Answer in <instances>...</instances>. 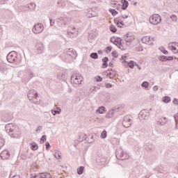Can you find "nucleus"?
Segmentation results:
<instances>
[{"mask_svg": "<svg viewBox=\"0 0 178 178\" xmlns=\"http://www.w3.org/2000/svg\"><path fill=\"white\" fill-rule=\"evenodd\" d=\"M6 131L9 134L11 138H19L20 133L19 132V127L13 123L7 124L5 127Z\"/></svg>", "mask_w": 178, "mask_h": 178, "instance_id": "nucleus-1", "label": "nucleus"}, {"mask_svg": "<svg viewBox=\"0 0 178 178\" xmlns=\"http://www.w3.org/2000/svg\"><path fill=\"white\" fill-rule=\"evenodd\" d=\"M8 62L10 63H15V65H20L22 63V58L17 54V52L10 51L6 56Z\"/></svg>", "mask_w": 178, "mask_h": 178, "instance_id": "nucleus-2", "label": "nucleus"}, {"mask_svg": "<svg viewBox=\"0 0 178 178\" xmlns=\"http://www.w3.org/2000/svg\"><path fill=\"white\" fill-rule=\"evenodd\" d=\"M65 54L64 56V60L67 63L73 61L74 58H77V53L73 48L66 49L65 50Z\"/></svg>", "mask_w": 178, "mask_h": 178, "instance_id": "nucleus-3", "label": "nucleus"}, {"mask_svg": "<svg viewBox=\"0 0 178 178\" xmlns=\"http://www.w3.org/2000/svg\"><path fill=\"white\" fill-rule=\"evenodd\" d=\"M28 99L31 102H33L35 105H38L39 102L38 100L40 99V97L38 96V92L35 91V90L32 89L28 92Z\"/></svg>", "mask_w": 178, "mask_h": 178, "instance_id": "nucleus-4", "label": "nucleus"}, {"mask_svg": "<svg viewBox=\"0 0 178 178\" xmlns=\"http://www.w3.org/2000/svg\"><path fill=\"white\" fill-rule=\"evenodd\" d=\"M115 156L117 159H120V161H126V159H129L130 158L129 154L124 153L122 149H118L116 150Z\"/></svg>", "mask_w": 178, "mask_h": 178, "instance_id": "nucleus-5", "label": "nucleus"}, {"mask_svg": "<svg viewBox=\"0 0 178 178\" xmlns=\"http://www.w3.org/2000/svg\"><path fill=\"white\" fill-rule=\"evenodd\" d=\"M70 80L72 84H76V86H79L81 84V82L83 81V77H81V75L80 74H75L71 76Z\"/></svg>", "mask_w": 178, "mask_h": 178, "instance_id": "nucleus-6", "label": "nucleus"}, {"mask_svg": "<svg viewBox=\"0 0 178 178\" xmlns=\"http://www.w3.org/2000/svg\"><path fill=\"white\" fill-rule=\"evenodd\" d=\"M124 41L126 42V44L127 47H130L131 45V43L133 41H134V34L131 32H129L126 34V35L124 36Z\"/></svg>", "mask_w": 178, "mask_h": 178, "instance_id": "nucleus-7", "label": "nucleus"}, {"mask_svg": "<svg viewBox=\"0 0 178 178\" xmlns=\"http://www.w3.org/2000/svg\"><path fill=\"white\" fill-rule=\"evenodd\" d=\"M161 22H162V18H161V16H159L158 14H154L149 17V23L154 26L159 24Z\"/></svg>", "mask_w": 178, "mask_h": 178, "instance_id": "nucleus-8", "label": "nucleus"}, {"mask_svg": "<svg viewBox=\"0 0 178 178\" xmlns=\"http://www.w3.org/2000/svg\"><path fill=\"white\" fill-rule=\"evenodd\" d=\"M32 31L34 34H41L44 31V25L41 23L35 24L32 29Z\"/></svg>", "mask_w": 178, "mask_h": 178, "instance_id": "nucleus-9", "label": "nucleus"}, {"mask_svg": "<svg viewBox=\"0 0 178 178\" xmlns=\"http://www.w3.org/2000/svg\"><path fill=\"white\" fill-rule=\"evenodd\" d=\"M87 17H98V9L95 7L87 10Z\"/></svg>", "mask_w": 178, "mask_h": 178, "instance_id": "nucleus-10", "label": "nucleus"}, {"mask_svg": "<svg viewBox=\"0 0 178 178\" xmlns=\"http://www.w3.org/2000/svg\"><path fill=\"white\" fill-rule=\"evenodd\" d=\"M67 22H69L67 15H63L57 19L58 25L60 26H66V24H67Z\"/></svg>", "mask_w": 178, "mask_h": 178, "instance_id": "nucleus-11", "label": "nucleus"}, {"mask_svg": "<svg viewBox=\"0 0 178 178\" xmlns=\"http://www.w3.org/2000/svg\"><path fill=\"white\" fill-rule=\"evenodd\" d=\"M67 33L70 38H74V37H77L78 31L74 27L69 26Z\"/></svg>", "mask_w": 178, "mask_h": 178, "instance_id": "nucleus-12", "label": "nucleus"}, {"mask_svg": "<svg viewBox=\"0 0 178 178\" xmlns=\"http://www.w3.org/2000/svg\"><path fill=\"white\" fill-rule=\"evenodd\" d=\"M140 120H148L149 119V111L148 110H142L139 113Z\"/></svg>", "mask_w": 178, "mask_h": 178, "instance_id": "nucleus-13", "label": "nucleus"}, {"mask_svg": "<svg viewBox=\"0 0 178 178\" xmlns=\"http://www.w3.org/2000/svg\"><path fill=\"white\" fill-rule=\"evenodd\" d=\"M132 123H133V120L130 118V116L126 115L124 118V120L122 121V125L124 126V127H125L126 129H129V127L131 126Z\"/></svg>", "mask_w": 178, "mask_h": 178, "instance_id": "nucleus-14", "label": "nucleus"}, {"mask_svg": "<svg viewBox=\"0 0 178 178\" xmlns=\"http://www.w3.org/2000/svg\"><path fill=\"white\" fill-rule=\"evenodd\" d=\"M144 148L147 152H154L155 151V145L152 143H147L144 145Z\"/></svg>", "mask_w": 178, "mask_h": 178, "instance_id": "nucleus-15", "label": "nucleus"}, {"mask_svg": "<svg viewBox=\"0 0 178 178\" xmlns=\"http://www.w3.org/2000/svg\"><path fill=\"white\" fill-rule=\"evenodd\" d=\"M86 140H87V135L85 134H80L78 139L74 140V146L76 147L79 143H83V141H86Z\"/></svg>", "mask_w": 178, "mask_h": 178, "instance_id": "nucleus-16", "label": "nucleus"}, {"mask_svg": "<svg viewBox=\"0 0 178 178\" xmlns=\"http://www.w3.org/2000/svg\"><path fill=\"white\" fill-rule=\"evenodd\" d=\"M0 156L1 159H9L10 158V153L9 152V150H4L0 154Z\"/></svg>", "mask_w": 178, "mask_h": 178, "instance_id": "nucleus-17", "label": "nucleus"}, {"mask_svg": "<svg viewBox=\"0 0 178 178\" xmlns=\"http://www.w3.org/2000/svg\"><path fill=\"white\" fill-rule=\"evenodd\" d=\"M169 48L172 49L174 54H178V43L172 42L169 44Z\"/></svg>", "mask_w": 178, "mask_h": 178, "instance_id": "nucleus-18", "label": "nucleus"}, {"mask_svg": "<svg viewBox=\"0 0 178 178\" xmlns=\"http://www.w3.org/2000/svg\"><path fill=\"white\" fill-rule=\"evenodd\" d=\"M57 79L60 81H65V79H66V72L65 71L58 72Z\"/></svg>", "mask_w": 178, "mask_h": 178, "instance_id": "nucleus-19", "label": "nucleus"}, {"mask_svg": "<svg viewBox=\"0 0 178 178\" xmlns=\"http://www.w3.org/2000/svg\"><path fill=\"white\" fill-rule=\"evenodd\" d=\"M44 47L42 43H38L35 45V50H36V52H38V54H42V52L44 51Z\"/></svg>", "mask_w": 178, "mask_h": 178, "instance_id": "nucleus-20", "label": "nucleus"}, {"mask_svg": "<svg viewBox=\"0 0 178 178\" xmlns=\"http://www.w3.org/2000/svg\"><path fill=\"white\" fill-rule=\"evenodd\" d=\"M158 59L161 62H168V60H173V56H159Z\"/></svg>", "mask_w": 178, "mask_h": 178, "instance_id": "nucleus-21", "label": "nucleus"}, {"mask_svg": "<svg viewBox=\"0 0 178 178\" xmlns=\"http://www.w3.org/2000/svg\"><path fill=\"white\" fill-rule=\"evenodd\" d=\"M0 73H3V74L8 73V67H6V65L3 63H0Z\"/></svg>", "mask_w": 178, "mask_h": 178, "instance_id": "nucleus-22", "label": "nucleus"}, {"mask_svg": "<svg viewBox=\"0 0 178 178\" xmlns=\"http://www.w3.org/2000/svg\"><path fill=\"white\" fill-rule=\"evenodd\" d=\"M124 58L126 56H122V63H124V66H127V65L131 67V69H134V63L133 61H130L129 63H127L126 60H124Z\"/></svg>", "mask_w": 178, "mask_h": 178, "instance_id": "nucleus-23", "label": "nucleus"}, {"mask_svg": "<svg viewBox=\"0 0 178 178\" xmlns=\"http://www.w3.org/2000/svg\"><path fill=\"white\" fill-rule=\"evenodd\" d=\"M26 5L28 8V12H33V10H35L36 5L34 3V2H31Z\"/></svg>", "mask_w": 178, "mask_h": 178, "instance_id": "nucleus-24", "label": "nucleus"}, {"mask_svg": "<svg viewBox=\"0 0 178 178\" xmlns=\"http://www.w3.org/2000/svg\"><path fill=\"white\" fill-rule=\"evenodd\" d=\"M142 42L143 44H147L149 45H151L152 42H151V37L149 36H145L142 38Z\"/></svg>", "mask_w": 178, "mask_h": 178, "instance_id": "nucleus-25", "label": "nucleus"}, {"mask_svg": "<svg viewBox=\"0 0 178 178\" xmlns=\"http://www.w3.org/2000/svg\"><path fill=\"white\" fill-rule=\"evenodd\" d=\"M167 122H168V120L166 118L163 117L161 118L160 121L157 122V124L159 126H165V124H166Z\"/></svg>", "mask_w": 178, "mask_h": 178, "instance_id": "nucleus-26", "label": "nucleus"}, {"mask_svg": "<svg viewBox=\"0 0 178 178\" xmlns=\"http://www.w3.org/2000/svg\"><path fill=\"white\" fill-rule=\"evenodd\" d=\"M122 42H123V40L118 38L117 39V40H115L113 43L115 44V45H117L120 49H123V48H122V47H123L122 45Z\"/></svg>", "mask_w": 178, "mask_h": 178, "instance_id": "nucleus-27", "label": "nucleus"}, {"mask_svg": "<svg viewBox=\"0 0 178 178\" xmlns=\"http://www.w3.org/2000/svg\"><path fill=\"white\" fill-rule=\"evenodd\" d=\"M121 2L122 3L121 8L122 10H126L127 9V7L129 6V1L127 0H121Z\"/></svg>", "mask_w": 178, "mask_h": 178, "instance_id": "nucleus-28", "label": "nucleus"}, {"mask_svg": "<svg viewBox=\"0 0 178 178\" xmlns=\"http://www.w3.org/2000/svg\"><path fill=\"white\" fill-rule=\"evenodd\" d=\"M12 119H13V117L12 116V115L6 114L3 116V120L4 122H10Z\"/></svg>", "mask_w": 178, "mask_h": 178, "instance_id": "nucleus-29", "label": "nucleus"}, {"mask_svg": "<svg viewBox=\"0 0 178 178\" xmlns=\"http://www.w3.org/2000/svg\"><path fill=\"white\" fill-rule=\"evenodd\" d=\"M54 156L56 158V159H61L62 153L59 150H55Z\"/></svg>", "mask_w": 178, "mask_h": 178, "instance_id": "nucleus-30", "label": "nucleus"}, {"mask_svg": "<svg viewBox=\"0 0 178 178\" xmlns=\"http://www.w3.org/2000/svg\"><path fill=\"white\" fill-rule=\"evenodd\" d=\"M115 115V109L113 108L111 110H110L106 114V118H113V115Z\"/></svg>", "mask_w": 178, "mask_h": 178, "instance_id": "nucleus-31", "label": "nucleus"}, {"mask_svg": "<svg viewBox=\"0 0 178 178\" xmlns=\"http://www.w3.org/2000/svg\"><path fill=\"white\" fill-rule=\"evenodd\" d=\"M19 12H24V13H27L29 12V8L27 7V5L25 6H21L19 7Z\"/></svg>", "mask_w": 178, "mask_h": 178, "instance_id": "nucleus-32", "label": "nucleus"}, {"mask_svg": "<svg viewBox=\"0 0 178 178\" xmlns=\"http://www.w3.org/2000/svg\"><path fill=\"white\" fill-rule=\"evenodd\" d=\"M114 22L115 23V24H117L118 27H122V26L124 25V22H123V21H122L121 19H119L118 18L115 19ZM121 24V26H120Z\"/></svg>", "mask_w": 178, "mask_h": 178, "instance_id": "nucleus-33", "label": "nucleus"}, {"mask_svg": "<svg viewBox=\"0 0 178 178\" xmlns=\"http://www.w3.org/2000/svg\"><path fill=\"white\" fill-rule=\"evenodd\" d=\"M57 5L58 8H65L66 6V1L65 0H59Z\"/></svg>", "mask_w": 178, "mask_h": 178, "instance_id": "nucleus-34", "label": "nucleus"}, {"mask_svg": "<svg viewBox=\"0 0 178 178\" xmlns=\"http://www.w3.org/2000/svg\"><path fill=\"white\" fill-rule=\"evenodd\" d=\"M108 60H109V58L108 57H104L102 58V62H103V67L104 69L108 67Z\"/></svg>", "mask_w": 178, "mask_h": 178, "instance_id": "nucleus-35", "label": "nucleus"}, {"mask_svg": "<svg viewBox=\"0 0 178 178\" xmlns=\"http://www.w3.org/2000/svg\"><path fill=\"white\" fill-rule=\"evenodd\" d=\"M97 161L98 163H101V165H105V163H106V159L105 157H99Z\"/></svg>", "mask_w": 178, "mask_h": 178, "instance_id": "nucleus-36", "label": "nucleus"}, {"mask_svg": "<svg viewBox=\"0 0 178 178\" xmlns=\"http://www.w3.org/2000/svg\"><path fill=\"white\" fill-rule=\"evenodd\" d=\"M87 142L89 144H92V143H94V135H92V134L88 135Z\"/></svg>", "mask_w": 178, "mask_h": 178, "instance_id": "nucleus-37", "label": "nucleus"}, {"mask_svg": "<svg viewBox=\"0 0 178 178\" xmlns=\"http://www.w3.org/2000/svg\"><path fill=\"white\" fill-rule=\"evenodd\" d=\"M40 178H51V174L47 172H42L40 174Z\"/></svg>", "mask_w": 178, "mask_h": 178, "instance_id": "nucleus-38", "label": "nucleus"}, {"mask_svg": "<svg viewBox=\"0 0 178 178\" xmlns=\"http://www.w3.org/2000/svg\"><path fill=\"white\" fill-rule=\"evenodd\" d=\"M31 148L33 149V151H37V149H38V145L35 143V142H33L31 144Z\"/></svg>", "mask_w": 178, "mask_h": 178, "instance_id": "nucleus-39", "label": "nucleus"}, {"mask_svg": "<svg viewBox=\"0 0 178 178\" xmlns=\"http://www.w3.org/2000/svg\"><path fill=\"white\" fill-rule=\"evenodd\" d=\"M60 108L57 107L56 110H52L51 111V113L55 115H59V113H60Z\"/></svg>", "mask_w": 178, "mask_h": 178, "instance_id": "nucleus-40", "label": "nucleus"}, {"mask_svg": "<svg viewBox=\"0 0 178 178\" xmlns=\"http://www.w3.org/2000/svg\"><path fill=\"white\" fill-rule=\"evenodd\" d=\"M107 77H109V79H113L116 76V72H106Z\"/></svg>", "mask_w": 178, "mask_h": 178, "instance_id": "nucleus-41", "label": "nucleus"}, {"mask_svg": "<svg viewBox=\"0 0 178 178\" xmlns=\"http://www.w3.org/2000/svg\"><path fill=\"white\" fill-rule=\"evenodd\" d=\"M163 102H165V104H169V102H170V97L168 96L163 97Z\"/></svg>", "mask_w": 178, "mask_h": 178, "instance_id": "nucleus-42", "label": "nucleus"}, {"mask_svg": "<svg viewBox=\"0 0 178 178\" xmlns=\"http://www.w3.org/2000/svg\"><path fill=\"white\" fill-rule=\"evenodd\" d=\"M83 172H84V166H81L77 169L78 175H83Z\"/></svg>", "mask_w": 178, "mask_h": 178, "instance_id": "nucleus-43", "label": "nucleus"}, {"mask_svg": "<svg viewBox=\"0 0 178 178\" xmlns=\"http://www.w3.org/2000/svg\"><path fill=\"white\" fill-rule=\"evenodd\" d=\"M90 56L92 59H98V54L97 53H91Z\"/></svg>", "mask_w": 178, "mask_h": 178, "instance_id": "nucleus-44", "label": "nucleus"}, {"mask_svg": "<svg viewBox=\"0 0 178 178\" xmlns=\"http://www.w3.org/2000/svg\"><path fill=\"white\" fill-rule=\"evenodd\" d=\"M109 12L110 13H111V15H113V16H116V15H118V11H116V10L115 9H109Z\"/></svg>", "mask_w": 178, "mask_h": 178, "instance_id": "nucleus-45", "label": "nucleus"}, {"mask_svg": "<svg viewBox=\"0 0 178 178\" xmlns=\"http://www.w3.org/2000/svg\"><path fill=\"white\" fill-rule=\"evenodd\" d=\"M141 86L144 88H148V87H149V83H148L147 81H144L143 83H142Z\"/></svg>", "mask_w": 178, "mask_h": 178, "instance_id": "nucleus-46", "label": "nucleus"}, {"mask_svg": "<svg viewBox=\"0 0 178 178\" xmlns=\"http://www.w3.org/2000/svg\"><path fill=\"white\" fill-rule=\"evenodd\" d=\"M159 49L163 54H164V55H168V52L163 47H159Z\"/></svg>", "mask_w": 178, "mask_h": 178, "instance_id": "nucleus-47", "label": "nucleus"}, {"mask_svg": "<svg viewBox=\"0 0 178 178\" xmlns=\"http://www.w3.org/2000/svg\"><path fill=\"white\" fill-rule=\"evenodd\" d=\"M5 145V140L0 137V149Z\"/></svg>", "mask_w": 178, "mask_h": 178, "instance_id": "nucleus-48", "label": "nucleus"}, {"mask_svg": "<svg viewBox=\"0 0 178 178\" xmlns=\"http://www.w3.org/2000/svg\"><path fill=\"white\" fill-rule=\"evenodd\" d=\"M95 80L97 83H101V81H102V78L101 77V76H97L95 77Z\"/></svg>", "mask_w": 178, "mask_h": 178, "instance_id": "nucleus-49", "label": "nucleus"}, {"mask_svg": "<svg viewBox=\"0 0 178 178\" xmlns=\"http://www.w3.org/2000/svg\"><path fill=\"white\" fill-rule=\"evenodd\" d=\"M110 30H111V33H116V31H118V29L113 25H111L110 26Z\"/></svg>", "mask_w": 178, "mask_h": 178, "instance_id": "nucleus-50", "label": "nucleus"}, {"mask_svg": "<svg viewBox=\"0 0 178 178\" xmlns=\"http://www.w3.org/2000/svg\"><path fill=\"white\" fill-rule=\"evenodd\" d=\"M97 112H99V113H104V112L105 111V107L102 106L99 108V109H97Z\"/></svg>", "mask_w": 178, "mask_h": 178, "instance_id": "nucleus-51", "label": "nucleus"}, {"mask_svg": "<svg viewBox=\"0 0 178 178\" xmlns=\"http://www.w3.org/2000/svg\"><path fill=\"white\" fill-rule=\"evenodd\" d=\"M135 50L136 51V52H141L143 51V47L141 46H138L135 48Z\"/></svg>", "mask_w": 178, "mask_h": 178, "instance_id": "nucleus-52", "label": "nucleus"}, {"mask_svg": "<svg viewBox=\"0 0 178 178\" xmlns=\"http://www.w3.org/2000/svg\"><path fill=\"white\" fill-rule=\"evenodd\" d=\"M170 19L172 22H177V16H176V15H172Z\"/></svg>", "mask_w": 178, "mask_h": 178, "instance_id": "nucleus-53", "label": "nucleus"}, {"mask_svg": "<svg viewBox=\"0 0 178 178\" xmlns=\"http://www.w3.org/2000/svg\"><path fill=\"white\" fill-rule=\"evenodd\" d=\"M101 138H106V131H103L100 136Z\"/></svg>", "mask_w": 178, "mask_h": 178, "instance_id": "nucleus-54", "label": "nucleus"}, {"mask_svg": "<svg viewBox=\"0 0 178 178\" xmlns=\"http://www.w3.org/2000/svg\"><path fill=\"white\" fill-rule=\"evenodd\" d=\"M47 141V136L43 135L40 138V142L45 143Z\"/></svg>", "mask_w": 178, "mask_h": 178, "instance_id": "nucleus-55", "label": "nucleus"}, {"mask_svg": "<svg viewBox=\"0 0 178 178\" xmlns=\"http://www.w3.org/2000/svg\"><path fill=\"white\" fill-rule=\"evenodd\" d=\"M45 146L47 151H49V149L51 148V144H49V142H47L45 143Z\"/></svg>", "mask_w": 178, "mask_h": 178, "instance_id": "nucleus-56", "label": "nucleus"}, {"mask_svg": "<svg viewBox=\"0 0 178 178\" xmlns=\"http://www.w3.org/2000/svg\"><path fill=\"white\" fill-rule=\"evenodd\" d=\"M111 6L115 7V6H116V5H118V1H113L111 2Z\"/></svg>", "mask_w": 178, "mask_h": 178, "instance_id": "nucleus-57", "label": "nucleus"}, {"mask_svg": "<svg viewBox=\"0 0 178 178\" xmlns=\"http://www.w3.org/2000/svg\"><path fill=\"white\" fill-rule=\"evenodd\" d=\"M111 51H112V47H111V46L107 47L106 52L107 54H109V52H111Z\"/></svg>", "mask_w": 178, "mask_h": 178, "instance_id": "nucleus-58", "label": "nucleus"}, {"mask_svg": "<svg viewBox=\"0 0 178 178\" xmlns=\"http://www.w3.org/2000/svg\"><path fill=\"white\" fill-rule=\"evenodd\" d=\"M112 56H113V58H117L118 57V53H116V51H113L111 53Z\"/></svg>", "mask_w": 178, "mask_h": 178, "instance_id": "nucleus-59", "label": "nucleus"}, {"mask_svg": "<svg viewBox=\"0 0 178 178\" xmlns=\"http://www.w3.org/2000/svg\"><path fill=\"white\" fill-rule=\"evenodd\" d=\"M105 87H106V88H112V84L106 83Z\"/></svg>", "mask_w": 178, "mask_h": 178, "instance_id": "nucleus-60", "label": "nucleus"}, {"mask_svg": "<svg viewBox=\"0 0 178 178\" xmlns=\"http://www.w3.org/2000/svg\"><path fill=\"white\" fill-rule=\"evenodd\" d=\"M41 130H42V126H39L38 127V129L35 130L36 133H38L39 131H41Z\"/></svg>", "mask_w": 178, "mask_h": 178, "instance_id": "nucleus-61", "label": "nucleus"}, {"mask_svg": "<svg viewBox=\"0 0 178 178\" xmlns=\"http://www.w3.org/2000/svg\"><path fill=\"white\" fill-rule=\"evenodd\" d=\"M174 105H178V99H174L172 101Z\"/></svg>", "mask_w": 178, "mask_h": 178, "instance_id": "nucleus-62", "label": "nucleus"}, {"mask_svg": "<svg viewBox=\"0 0 178 178\" xmlns=\"http://www.w3.org/2000/svg\"><path fill=\"white\" fill-rule=\"evenodd\" d=\"M55 24V22L52 20V19L50 18V25L54 26Z\"/></svg>", "mask_w": 178, "mask_h": 178, "instance_id": "nucleus-63", "label": "nucleus"}, {"mask_svg": "<svg viewBox=\"0 0 178 178\" xmlns=\"http://www.w3.org/2000/svg\"><path fill=\"white\" fill-rule=\"evenodd\" d=\"M158 89H159L158 86H155L153 87L154 91H158Z\"/></svg>", "mask_w": 178, "mask_h": 178, "instance_id": "nucleus-64", "label": "nucleus"}]
</instances>
